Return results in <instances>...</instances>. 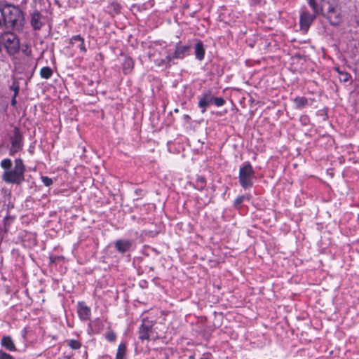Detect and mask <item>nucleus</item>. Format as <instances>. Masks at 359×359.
<instances>
[{"instance_id":"obj_12","label":"nucleus","mask_w":359,"mask_h":359,"mask_svg":"<svg viewBox=\"0 0 359 359\" xmlns=\"http://www.w3.org/2000/svg\"><path fill=\"white\" fill-rule=\"evenodd\" d=\"M79 317L82 320H87L90 316V309L83 302H79L77 306Z\"/></svg>"},{"instance_id":"obj_19","label":"nucleus","mask_w":359,"mask_h":359,"mask_svg":"<svg viewBox=\"0 0 359 359\" xmlns=\"http://www.w3.org/2000/svg\"><path fill=\"white\" fill-rule=\"evenodd\" d=\"M53 75V70L49 67H43L40 70V76L45 79H50Z\"/></svg>"},{"instance_id":"obj_23","label":"nucleus","mask_w":359,"mask_h":359,"mask_svg":"<svg viewBox=\"0 0 359 359\" xmlns=\"http://www.w3.org/2000/svg\"><path fill=\"white\" fill-rule=\"evenodd\" d=\"M67 345L72 349L76 350L81 348V344L76 339L67 341Z\"/></svg>"},{"instance_id":"obj_29","label":"nucleus","mask_w":359,"mask_h":359,"mask_svg":"<svg viewBox=\"0 0 359 359\" xmlns=\"http://www.w3.org/2000/svg\"><path fill=\"white\" fill-rule=\"evenodd\" d=\"M41 180L45 186L49 187L53 184V180L51 178L47 177V176H42Z\"/></svg>"},{"instance_id":"obj_34","label":"nucleus","mask_w":359,"mask_h":359,"mask_svg":"<svg viewBox=\"0 0 359 359\" xmlns=\"http://www.w3.org/2000/svg\"><path fill=\"white\" fill-rule=\"evenodd\" d=\"M139 191L142 192V191H141V190H137V191H135V193H136L137 194H140V192H139Z\"/></svg>"},{"instance_id":"obj_28","label":"nucleus","mask_w":359,"mask_h":359,"mask_svg":"<svg viewBox=\"0 0 359 359\" xmlns=\"http://www.w3.org/2000/svg\"><path fill=\"white\" fill-rule=\"evenodd\" d=\"M213 102L217 107H222L224 104L225 100L222 97H214Z\"/></svg>"},{"instance_id":"obj_17","label":"nucleus","mask_w":359,"mask_h":359,"mask_svg":"<svg viewBox=\"0 0 359 359\" xmlns=\"http://www.w3.org/2000/svg\"><path fill=\"white\" fill-rule=\"evenodd\" d=\"M134 67V62L132 58L130 57H126L125 58L123 63V69L125 74L130 73Z\"/></svg>"},{"instance_id":"obj_4","label":"nucleus","mask_w":359,"mask_h":359,"mask_svg":"<svg viewBox=\"0 0 359 359\" xmlns=\"http://www.w3.org/2000/svg\"><path fill=\"white\" fill-rule=\"evenodd\" d=\"M255 171L252 166L248 162H245L239 170V182L241 186L245 189H249L253 186V178Z\"/></svg>"},{"instance_id":"obj_11","label":"nucleus","mask_w":359,"mask_h":359,"mask_svg":"<svg viewBox=\"0 0 359 359\" xmlns=\"http://www.w3.org/2000/svg\"><path fill=\"white\" fill-rule=\"evenodd\" d=\"M214 96L212 91L208 90L205 91L198 102V107L202 109L201 112L204 114L206 111V108L213 102Z\"/></svg>"},{"instance_id":"obj_21","label":"nucleus","mask_w":359,"mask_h":359,"mask_svg":"<svg viewBox=\"0 0 359 359\" xmlns=\"http://www.w3.org/2000/svg\"><path fill=\"white\" fill-rule=\"evenodd\" d=\"M206 186V182L204 177H198L196 181V188L198 190L202 191L205 189Z\"/></svg>"},{"instance_id":"obj_18","label":"nucleus","mask_w":359,"mask_h":359,"mask_svg":"<svg viewBox=\"0 0 359 359\" xmlns=\"http://www.w3.org/2000/svg\"><path fill=\"white\" fill-rule=\"evenodd\" d=\"M126 346L125 344L121 343L119 344L116 355V359H126Z\"/></svg>"},{"instance_id":"obj_7","label":"nucleus","mask_w":359,"mask_h":359,"mask_svg":"<svg viewBox=\"0 0 359 359\" xmlns=\"http://www.w3.org/2000/svg\"><path fill=\"white\" fill-rule=\"evenodd\" d=\"M11 153L13 154L19 151L22 147V135L18 128H14L13 135L11 137Z\"/></svg>"},{"instance_id":"obj_36","label":"nucleus","mask_w":359,"mask_h":359,"mask_svg":"<svg viewBox=\"0 0 359 359\" xmlns=\"http://www.w3.org/2000/svg\"><path fill=\"white\" fill-rule=\"evenodd\" d=\"M358 23H359V21H358Z\"/></svg>"},{"instance_id":"obj_13","label":"nucleus","mask_w":359,"mask_h":359,"mask_svg":"<svg viewBox=\"0 0 359 359\" xmlns=\"http://www.w3.org/2000/svg\"><path fill=\"white\" fill-rule=\"evenodd\" d=\"M114 246L118 252L125 253L130 249L132 243L129 240L120 239L115 242Z\"/></svg>"},{"instance_id":"obj_3","label":"nucleus","mask_w":359,"mask_h":359,"mask_svg":"<svg viewBox=\"0 0 359 359\" xmlns=\"http://www.w3.org/2000/svg\"><path fill=\"white\" fill-rule=\"evenodd\" d=\"M321 9L332 25H338L341 22L342 15L339 6L330 0H322Z\"/></svg>"},{"instance_id":"obj_35","label":"nucleus","mask_w":359,"mask_h":359,"mask_svg":"<svg viewBox=\"0 0 359 359\" xmlns=\"http://www.w3.org/2000/svg\"><path fill=\"white\" fill-rule=\"evenodd\" d=\"M25 53H26V55H29L30 51H27V50H25Z\"/></svg>"},{"instance_id":"obj_16","label":"nucleus","mask_w":359,"mask_h":359,"mask_svg":"<svg viewBox=\"0 0 359 359\" xmlns=\"http://www.w3.org/2000/svg\"><path fill=\"white\" fill-rule=\"evenodd\" d=\"M78 43V47L80 48V50L83 53L86 52V48L84 46V39L80 35H76L72 37L71 43L72 45Z\"/></svg>"},{"instance_id":"obj_9","label":"nucleus","mask_w":359,"mask_h":359,"mask_svg":"<svg viewBox=\"0 0 359 359\" xmlns=\"http://www.w3.org/2000/svg\"><path fill=\"white\" fill-rule=\"evenodd\" d=\"M154 332L153 324L151 321L143 320L139 329V338L141 340H149Z\"/></svg>"},{"instance_id":"obj_32","label":"nucleus","mask_w":359,"mask_h":359,"mask_svg":"<svg viewBox=\"0 0 359 359\" xmlns=\"http://www.w3.org/2000/svg\"><path fill=\"white\" fill-rule=\"evenodd\" d=\"M16 102H16V97H15V95H13V98L11 100V105L13 106V107L15 106Z\"/></svg>"},{"instance_id":"obj_20","label":"nucleus","mask_w":359,"mask_h":359,"mask_svg":"<svg viewBox=\"0 0 359 359\" xmlns=\"http://www.w3.org/2000/svg\"><path fill=\"white\" fill-rule=\"evenodd\" d=\"M294 102L299 108H303L308 104V100L304 97H297Z\"/></svg>"},{"instance_id":"obj_8","label":"nucleus","mask_w":359,"mask_h":359,"mask_svg":"<svg viewBox=\"0 0 359 359\" xmlns=\"http://www.w3.org/2000/svg\"><path fill=\"white\" fill-rule=\"evenodd\" d=\"M29 23L34 30H40L44 25L43 17L38 10L29 13Z\"/></svg>"},{"instance_id":"obj_26","label":"nucleus","mask_w":359,"mask_h":359,"mask_svg":"<svg viewBox=\"0 0 359 359\" xmlns=\"http://www.w3.org/2000/svg\"><path fill=\"white\" fill-rule=\"evenodd\" d=\"M339 72V79L342 82H347L349 80L350 75L346 72Z\"/></svg>"},{"instance_id":"obj_22","label":"nucleus","mask_w":359,"mask_h":359,"mask_svg":"<svg viewBox=\"0 0 359 359\" xmlns=\"http://www.w3.org/2000/svg\"><path fill=\"white\" fill-rule=\"evenodd\" d=\"M250 196L246 195V196H240L237 197L234 201V207L238 208H239V205L244 201H250Z\"/></svg>"},{"instance_id":"obj_30","label":"nucleus","mask_w":359,"mask_h":359,"mask_svg":"<svg viewBox=\"0 0 359 359\" xmlns=\"http://www.w3.org/2000/svg\"><path fill=\"white\" fill-rule=\"evenodd\" d=\"M116 334L113 332H109L106 334V339L109 341H114L116 340Z\"/></svg>"},{"instance_id":"obj_14","label":"nucleus","mask_w":359,"mask_h":359,"mask_svg":"<svg viewBox=\"0 0 359 359\" xmlns=\"http://www.w3.org/2000/svg\"><path fill=\"white\" fill-rule=\"evenodd\" d=\"M1 344L9 351H16L15 344L10 336H5L1 339Z\"/></svg>"},{"instance_id":"obj_6","label":"nucleus","mask_w":359,"mask_h":359,"mask_svg":"<svg viewBox=\"0 0 359 359\" xmlns=\"http://www.w3.org/2000/svg\"><path fill=\"white\" fill-rule=\"evenodd\" d=\"M190 48V46H177L172 55H168L164 59L154 60V62L158 66L167 65L172 59L184 58Z\"/></svg>"},{"instance_id":"obj_2","label":"nucleus","mask_w":359,"mask_h":359,"mask_svg":"<svg viewBox=\"0 0 359 359\" xmlns=\"http://www.w3.org/2000/svg\"><path fill=\"white\" fill-rule=\"evenodd\" d=\"M25 166L21 158L15 160V167L12 170H5L2 179L7 183L20 184L25 181Z\"/></svg>"},{"instance_id":"obj_27","label":"nucleus","mask_w":359,"mask_h":359,"mask_svg":"<svg viewBox=\"0 0 359 359\" xmlns=\"http://www.w3.org/2000/svg\"><path fill=\"white\" fill-rule=\"evenodd\" d=\"M11 90L13 91L14 93V95L15 97H17L18 94V92H19V90H20V87H19V84L18 82H15L14 81L13 83V84L10 87Z\"/></svg>"},{"instance_id":"obj_33","label":"nucleus","mask_w":359,"mask_h":359,"mask_svg":"<svg viewBox=\"0 0 359 359\" xmlns=\"http://www.w3.org/2000/svg\"><path fill=\"white\" fill-rule=\"evenodd\" d=\"M139 191L142 192V191H141V190H137V191H135V193H136L137 194H140V192H139Z\"/></svg>"},{"instance_id":"obj_10","label":"nucleus","mask_w":359,"mask_h":359,"mask_svg":"<svg viewBox=\"0 0 359 359\" xmlns=\"http://www.w3.org/2000/svg\"><path fill=\"white\" fill-rule=\"evenodd\" d=\"M316 16V14L311 15L308 11H304L300 15L299 25L301 30L306 32Z\"/></svg>"},{"instance_id":"obj_25","label":"nucleus","mask_w":359,"mask_h":359,"mask_svg":"<svg viewBox=\"0 0 359 359\" xmlns=\"http://www.w3.org/2000/svg\"><path fill=\"white\" fill-rule=\"evenodd\" d=\"M11 165L12 162L9 158H5L1 162V166L6 170H9V169L11 168Z\"/></svg>"},{"instance_id":"obj_1","label":"nucleus","mask_w":359,"mask_h":359,"mask_svg":"<svg viewBox=\"0 0 359 359\" xmlns=\"http://www.w3.org/2000/svg\"><path fill=\"white\" fill-rule=\"evenodd\" d=\"M0 12L7 27L18 32L23 29L25 18L23 12L19 7L1 2L0 3Z\"/></svg>"},{"instance_id":"obj_15","label":"nucleus","mask_w":359,"mask_h":359,"mask_svg":"<svg viewBox=\"0 0 359 359\" xmlns=\"http://www.w3.org/2000/svg\"><path fill=\"white\" fill-rule=\"evenodd\" d=\"M195 55L198 60H202L205 55V49L201 41H198L195 46Z\"/></svg>"},{"instance_id":"obj_5","label":"nucleus","mask_w":359,"mask_h":359,"mask_svg":"<svg viewBox=\"0 0 359 359\" xmlns=\"http://www.w3.org/2000/svg\"><path fill=\"white\" fill-rule=\"evenodd\" d=\"M1 41L8 54L14 55L19 52L20 44L17 36L11 32L4 33L1 37Z\"/></svg>"},{"instance_id":"obj_31","label":"nucleus","mask_w":359,"mask_h":359,"mask_svg":"<svg viewBox=\"0 0 359 359\" xmlns=\"http://www.w3.org/2000/svg\"><path fill=\"white\" fill-rule=\"evenodd\" d=\"M0 359H14L10 354L0 350Z\"/></svg>"},{"instance_id":"obj_24","label":"nucleus","mask_w":359,"mask_h":359,"mask_svg":"<svg viewBox=\"0 0 359 359\" xmlns=\"http://www.w3.org/2000/svg\"><path fill=\"white\" fill-rule=\"evenodd\" d=\"M309 5L313 9L314 14L318 15L319 13V9L316 0H307Z\"/></svg>"}]
</instances>
